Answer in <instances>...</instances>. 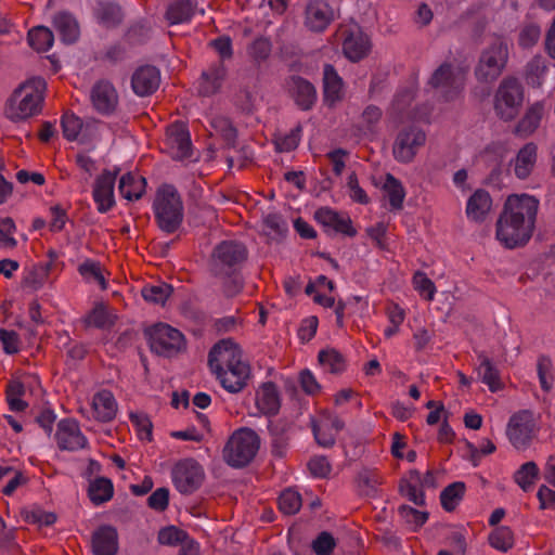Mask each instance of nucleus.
<instances>
[{
  "label": "nucleus",
  "mask_w": 555,
  "mask_h": 555,
  "mask_svg": "<svg viewBox=\"0 0 555 555\" xmlns=\"http://www.w3.org/2000/svg\"><path fill=\"white\" fill-rule=\"evenodd\" d=\"M398 512L400 517L413 531H417L428 519V513L421 512L409 505H401Z\"/></svg>",
  "instance_id": "nucleus-49"
},
{
  "label": "nucleus",
  "mask_w": 555,
  "mask_h": 555,
  "mask_svg": "<svg viewBox=\"0 0 555 555\" xmlns=\"http://www.w3.org/2000/svg\"><path fill=\"white\" fill-rule=\"evenodd\" d=\"M490 545L501 552H507L514 545V533L506 526L496 527L489 535Z\"/></svg>",
  "instance_id": "nucleus-47"
},
{
  "label": "nucleus",
  "mask_w": 555,
  "mask_h": 555,
  "mask_svg": "<svg viewBox=\"0 0 555 555\" xmlns=\"http://www.w3.org/2000/svg\"><path fill=\"white\" fill-rule=\"evenodd\" d=\"M209 46L219 54L220 60L218 62H222L224 64L227 60L232 59L233 48L230 37H216L210 41Z\"/></svg>",
  "instance_id": "nucleus-63"
},
{
  "label": "nucleus",
  "mask_w": 555,
  "mask_h": 555,
  "mask_svg": "<svg viewBox=\"0 0 555 555\" xmlns=\"http://www.w3.org/2000/svg\"><path fill=\"white\" fill-rule=\"evenodd\" d=\"M475 372L478 379L487 385L490 391L495 392L501 388L500 372L493 361L483 352L477 354Z\"/></svg>",
  "instance_id": "nucleus-28"
},
{
  "label": "nucleus",
  "mask_w": 555,
  "mask_h": 555,
  "mask_svg": "<svg viewBox=\"0 0 555 555\" xmlns=\"http://www.w3.org/2000/svg\"><path fill=\"white\" fill-rule=\"evenodd\" d=\"M0 343L3 352L9 356L16 354L21 350L20 335L13 330L0 328Z\"/></svg>",
  "instance_id": "nucleus-59"
},
{
  "label": "nucleus",
  "mask_w": 555,
  "mask_h": 555,
  "mask_svg": "<svg viewBox=\"0 0 555 555\" xmlns=\"http://www.w3.org/2000/svg\"><path fill=\"white\" fill-rule=\"evenodd\" d=\"M82 322L86 327L104 330L114 325L115 318L108 312L104 304L96 302L93 308L85 315Z\"/></svg>",
  "instance_id": "nucleus-39"
},
{
  "label": "nucleus",
  "mask_w": 555,
  "mask_h": 555,
  "mask_svg": "<svg viewBox=\"0 0 555 555\" xmlns=\"http://www.w3.org/2000/svg\"><path fill=\"white\" fill-rule=\"evenodd\" d=\"M300 132L301 128L298 126L297 128L291 130L288 133L279 135L274 140L276 151L281 153L294 151L299 144Z\"/></svg>",
  "instance_id": "nucleus-57"
},
{
  "label": "nucleus",
  "mask_w": 555,
  "mask_h": 555,
  "mask_svg": "<svg viewBox=\"0 0 555 555\" xmlns=\"http://www.w3.org/2000/svg\"><path fill=\"white\" fill-rule=\"evenodd\" d=\"M47 82L42 77H31L20 85L9 98L5 115L12 121H23L41 112Z\"/></svg>",
  "instance_id": "nucleus-3"
},
{
  "label": "nucleus",
  "mask_w": 555,
  "mask_h": 555,
  "mask_svg": "<svg viewBox=\"0 0 555 555\" xmlns=\"http://www.w3.org/2000/svg\"><path fill=\"white\" fill-rule=\"evenodd\" d=\"M96 22L106 29H113L122 23L125 14L121 7L113 1L100 0L93 8Z\"/></svg>",
  "instance_id": "nucleus-26"
},
{
  "label": "nucleus",
  "mask_w": 555,
  "mask_h": 555,
  "mask_svg": "<svg viewBox=\"0 0 555 555\" xmlns=\"http://www.w3.org/2000/svg\"><path fill=\"white\" fill-rule=\"evenodd\" d=\"M538 156V147L530 142L525 144L517 153L514 160V172L518 179H527L532 172Z\"/></svg>",
  "instance_id": "nucleus-30"
},
{
  "label": "nucleus",
  "mask_w": 555,
  "mask_h": 555,
  "mask_svg": "<svg viewBox=\"0 0 555 555\" xmlns=\"http://www.w3.org/2000/svg\"><path fill=\"white\" fill-rule=\"evenodd\" d=\"M247 258L248 249L240 241L224 240L214 247L209 269L215 278L222 280L227 297H233L242 291L241 271Z\"/></svg>",
  "instance_id": "nucleus-2"
},
{
  "label": "nucleus",
  "mask_w": 555,
  "mask_h": 555,
  "mask_svg": "<svg viewBox=\"0 0 555 555\" xmlns=\"http://www.w3.org/2000/svg\"><path fill=\"white\" fill-rule=\"evenodd\" d=\"M544 114V105L541 102H535L528 107L525 116L519 120L516 126V133L520 135L531 134L541 122Z\"/></svg>",
  "instance_id": "nucleus-37"
},
{
  "label": "nucleus",
  "mask_w": 555,
  "mask_h": 555,
  "mask_svg": "<svg viewBox=\"0 0 555 555\" xmlns=\"http://www.w3.org/2000/svg\"><path fill=\"white\" fill-rule=\"evenodd\" d=\"M131 56V46L127 41H118L95 53V60L107 65H117Z\"/></svg>",
  "instance_id": "nucleus-33"
},
{
  "label": "nucleus",
  "mask_w": 555,
  "mask_h": 555,
  "mask_svg": "<svg viewBox=\"0 0 555 555\" xmlns=\"http://www.w3.org/2000/svg\"><path fill=\"white\" fill-rule=\"evenodd\" d=\"M383 190L388 197L390 208L392 210L401 209L405 198V190L401 181L393 175L387 173L385 177Z\"/></svg>",
  "instance_id": "nucleus-41"
},
{
  "label": "nucleus",
  "mask_w": 555,
  "mask_h": 555,
  "mask_svg": "<svg viewBox=\"0 0 555 555\" xmlns=\"http://www.w3.org/2000/svg\"><path fill=\"white\" fill-rule=\"evenodd\" d=\"M426 142V133L416 126L402 128L395 140L392 154L397 162L411 163Z\"/></svg>",
  "instance_id": "nucleus-12"
},
{
  "label": "nucleus",
  "mask_w": 555,
  "mask_h": 555,
  "mask_svg": "<svg viewBox=\"0 0 555 555\" xmlns=\"http://www.w3.org/2000/svg\"><path fill=\"white\" fill-rule=\"evenodd\" d=\"M171 479L179 493L189 495L202 487L205 472L203 466L194 459H183L175 464Z\"/></svg>",
  "instance_id": "nucleus-10"
},
{
  "label": "nucleus",
  "mask_w": 555,
  "mask_h": 555,
  "mask_svg": "<svg viewBox=\"0 0 555 555\" xmlns=\"http://www.w3.org/2000/svg\"><path fill=\"white\" fill-rule=\"evenodd\" d=\"M289 90L295 103L302 109L309 111L317 101V90L307 79L294 76L289 82Z\"/></svg>",
  "instance_id": "nucleus-27"
},
{
  "label": "nucleus",
  "mask_w": 555,
  "mask_h": 555,
  "mask_svg": "<svg viewBox=\"0 0 555 555\" xmlns=\"http://www.w3.org/2000/svg\"><path fill=\"white\" fill-rule=\"evenodd\" d=\"M146 334L151 350L163 357H171L180 352L185 345L183 334L166 323L155 324Z\"/></svg>",
  "instance_id": "nucleus-9"
},
{
  "label": "nucleus",
  "mask_w": 555,
  "mask_h": 555,
  "mask_svg": "<svg viewBox=\"0 0 555 555\" xmlns=\"http://www.w3.org/2000/svg\"><path fill=\"white\" fill-rule=\"evenodd\" d=\"M219 352V347H212L208 353V365L210 371L216 375V378L220 382L221 386L228 391V384H234L235 378L229 374V371H224V367H221L218 363H216V354Z\"/></svg>",
  "instance_id": "nucleus-54"
},
{
  "label": "nucleus",
  "mask_w": 555,
  "mask_h": 555,
  "mask_svg": "<svg viewBox=\"0 0 555 555\" xmlns=\"http://www.w3.org/2000/svg\"><path fill=\"white\" fill-rule=\"evenodd\" d=\"M372 48L370 37H345L343 51L351 62H358L367 55Z\"/></svg>",
  "instance_id": "nucleus-38"
},
{
  "label": "nucleus",
  "mask_w": 555,
  "mask_h": 555,
  "mask_svg": "<svg viewBox=\"0 0 555 555\" xmlns=\"http://www.w3.org/2000/svg\"><path fill=\"white\" fill-rule=\"evenodd\" d=\"M259 447L260 439L253 429H237L231 436L224 448V459L231 467H244L254 460Z\"/></svg>",
  "instance_id": "nucleus-5"
},
{
  "label": "nucleus",
  "mask_w": 555,
  "mask_h": 555,
  "mask_svg": "<svg viewBox=\"0 0 555 555\" xmlns=\"http://www.w3.org/2000/svg\"><path fill=\"white\" fill-rule=\"evenodd\" d=\"M25 519L29 524L51 526L56 521V516L54 513L36 507L25 513Z\"/></svg>",
  "instance_id": "nucleus-62"
},
{
  "label": "nucleus",
  "mask_w": 555,
  "mask_h": 555,
  "mask_svg": "<svg viewBox=\"0 0 555 555\" xmlns=\"http://www.w3.org/2000/svg\"><path fill=\"white\" fill-rule=\"evenodd\" d=\"M308 468L315 478H325L331 473V464L323 455L313 456L308 463Z\"/></svg>",
  "instance_id": "nucleus-64"
},
{
  "label": "nucleus",
  "mask_w": 555,
  "mask_h": 555,
  "mask_svg": "<svg viewBox=\"0 0 555 555\" xmlns=\"http://www.w3.org/2000/svg\"><path fill=\"white\" fill-rule=\"evenodd\" d=\"M318 359L322 367L332 374H339L346 369L345 358L336 349L321 350Z\"/></svg>",
  "instance_id": "nucleus-44"
},
{
  "label": "nucleus",
  "mask_w": 555,
  "mask_h": 555,
  "mask_svg": "<svg viewBox=\"0 0 555 555\" xmlns=\"http://www.w3.org/2000/svg\"><path fill=\"white\" fill-rule=\"evenodd\" d=\"M118 405L114 395L106 389L95 392L92 397L91 411L80 408L79 412L90 418L92 417L101 423L112 422L117 414Z\"/></svg>",
  "instance_id": "nucleus-17"
},
{
  "label": "nucleus",
  "mask_w": 555,
  "mask_h": 555,
  "mask_svg": "<svg viewBox=\"0 0 555 555\" xmlns=\"http://www.w3.org/2000/svg\"><path fill=\"white\" fill-rule=\"evenodd\" d=\"M119 550V535L112 525H101L91 537L93 555H116Z\"/></svg>",
  "instance_id": "nucleus-22"
},
{
  "label": "nucleus",
  "mask_w": 555,
  "mask_h": 555,
  "mask_svg": "<svg viewBox=\"0 0 555 555\" xmlns=\"http://www.w3.org/2000/svg\"><path fill=\"white\" fill-rule=\"evenodd\" d=\"M195 9L193 0H175L167 8L166 18L170 25L184 23L191 20Z\"/></svg>",
  "instance_id": "nucleus-36"
},
{
  "label": "nucleus",
  "mask_w": 555,
  "mask_h": 555,
  "mask_svg": "<svg viewBox=\"0 0 555 555\" xmlns=\"http://www.w3.org/2000/svg\"><path fill=\"white\" fill-rule=\"evenodd\" d=\"M358 481L365 494L374 495L382 483V478L376 470L363 469L358 475Z\"/></svg>",
  "instance_id": "nucleus-56"
},
{
  "label": "nucleus",
  "mask_w": 555,
  "mask_h": 555,
  "mask_svg": "<svg viewBox=\"0 0 555 555\" xmlns=\"http://www.w3.org/2000/svg\"><path fill=\"white\" fill-rule=\"evenodd\" d=\"M314 219L325 228L328 233L333 231L349 237L357 235V230L352 227V221L346 214H340L330 207H321L315 210Z\"/></svg>",
  "instance_id": "nucleus-18"
},
{
  "label": "nucleus",
  "mask_w": 555,
  "mask_h": 555,
  "mask_svg": "<svg viewBox=\"0 0 555 555\" xmlns=\"http://www.w3.org/2000/svg\"><path fill=\"white\" fill-rule=\"evenodd\" d=\"M25 392V385L20 379H11L8 383L5 398L11 411L22 412L27 409L28 403L22 399Z\"/></svg>",
  "instance_id": "nucleus-42"
},
{
  "label": "nucleus",
  "mask_w": 555,
  "mask_h": 555,
  "mask_svg": "<svg viewBox=\"0 0 555 555\" xmlns=\"http://www.w3.org/2000/svg\"><path fill=\"white\" fill-rule=\"evenodd\" d=\"M535 431L537 427L533 414L528 410L513 414L506 428L509 442L518 450L528 448Z\"/></svg>",
  "instance_id": "nucleus-13"
},
{
  "label": "nucleus",
  "mask_w": 555,
  "mask_h": 555,
  "mask_svg": "<svg viewBox=\"0 0 555 555\" xmlns=\"http://www.w3.org/2000/svg\"><path fill=\"white\" fill-rule=\"evenodd\" d=\"M61 126L64 138L68 141H75L81 131L82 120L74 113L66 112L61 118Z\"/></svg>",
  "instance_id": "nucleus-52"
},
{
  "label": "nucleus",
  "mask_w": 555,
  "mask_h": 555,
  "mask_svg": "<svg viewBox=\"0 0 555 555\" xmlns=\"http://www.w3.org/2000/svg\"><path fill=\"white\" fill-rule=\"evenodd\" d=\"M116 173L104 170L94 182L92 196L96 204V209L101 214H105L115 205L114 186Z\"/></svg>",
  "instance_id": "nucleus-20"
},
{
  "label": "nucleus",
  "mask_w": 555,
  "mask_h": 555,
  "mask_svg": "<svg viewBox=\"0 0 555 555\" xmlns=\"http://www.w3.org/2000/svg\"><path fill=\"white\" fill-rule=\"evenodd\" d=\"M153 211L163 232L171 234L181 227L184 216L183 202L173 185L164 184L157 190Z\"/></svg>",
  "instance_id": "nucleus-4"
},
{
  "label": "nucleus",
  "mask_w": 555,
  "mask_h": 555,
  "mask_svg": "<svg viewBox=\"0 0 555 555\" xmlns=\"http://www.w3.org/2000/svg\"><path fill=\"white\" fill-rule=\"evenodd\" d=\"M507 57V44L502 41L494 42L481 53L475 69L476 78L485 82L493 81L501 75Z\"/></svg>",
  "instance_id": "nucleus-11"
},
{
  "label": "nucleus",
  "mask_w": 555,
  "mask_h": 555,
  "mask_svg": "<svg viewBox=\"0 0 555 555\" xmlns=\"http://www.w3.org/2000/svg\"><path fill=\"white\" fill-rule=\"evenodd\" d=\"M281 404V395L273 382H264L256 390L255 406L259 414L271 418L279 414Z\"/></svg>",
  "instance_id": "nucleus-21"
},
{
  "label": "nucleus",
  "mask_w": 555,
  "mask_h": 555,
  "mask_svg": "<svg viewBox=\"0 0 555 555\" xmlns=\"http://www.w3.org/2000/svg\"><path fill=\"white\" fill-rule=\"evenodd\" d=\"M90 101L99 114L109 116L118 105V93L112 82L102 79L92 86Z\"/></svg>",
  "instance_id": "nucleus-16"
},
{
  "label": "nucleus",
  "mask_w": 555,
  "mask_h": 555,
  "mask_svg": "<svg viewBox=\"0 0 555 555\" xmlns=\"http://www.w3.org/2000/svg\"><path fill=\"white\" fill-rule=\"evenodd\" d=\"M492 199L485 190H477L468 198L466 204V215L474 221H482L490 210Z\"/></svg>",
  "instance_id": "nucleus-34"
},
{
  "label": "nucleus",
  "mask_w": 555,
  "mask_h": 555,
  "mask_svg": "<svg viewBox=\"0 0 555 555\" xmlns=\"http://www.w3.org/2000/svg\"><path fill=\"white\" fill-rule=\"evenodd\" d=\"M145 178L132 172L122 175L118 185L120 195L129 202L140 199L145 193Z\"/></svg>",
  "instance_id": "nucleus-31"
},
{
  "label": "nucleus",
  "mask_w": 555,
  "mask_h": 555,
  "mask_svg": "<svg viewBox=\"0 0 555 555\" xmlns=\"http://www.w3.org/2000/svg\"><path fill=\"white\" fill-rule=\"evenodd\" d=\"M421 482V473L416 469L411 470L409 478H404L400 480L399 491L400 494L405 496L409 501L413 502L415 505L423 506L425 505V494L420 487Z\"/></svg>",
  "instance_id": "nucleus-35"
},
{
  "label": "nucleus",
  "mask_w": 555,
  "mask_h": 555,
  "mask_svg": "<svg viewBox=\"0 0 555 555\" xmlns=\"http://www.w3.org/2000/svg\"><path fill=\"white\" fill-rule=\"evenodd\" d=\"M53 26L61 35H77L79 24L75 16L68 12H60L53 18Z\"/></svg>",
  "instance_id": "nucleus-51"
},
{
  "label": "nucleus",
  "mask_w": 555,
  "mask_h": 555,
  "mask_svg": "<svg viewBox=\"0 0 555 555\" xmlns=\"http://www.w3.org/2000/svg\"><path fill=\"white\" fill-rule=\"evenodd\" d=\"M538 208L534 196L509 195L496 222V238L507 248L525 245L532 236Z\"/></svg>",
  "instance_id": "nucleus-1"
},
{
  "label": "nucleus",
  "mask_w": 555,
  "mask_h": 555,
  "mask_svg": "<svg viewBox=\"0 0 555 555\" xmlns=\"http://www.w3.org/2000/svg\"><path fill=\"white\" fill-rule=\"evenodd\" d=\"M524 90L518 79L505 78L501 81L494 98V109L504 120H512L522 104Z\"/></svg>",
  "instance_id": "nucleus-8"
},
{
  "label": "nucleus",
  "mask_w": 555,
  "mask_h": 555,
  "mask_svg": "<svg viewBox=\"0 0 555 555\" xmlns=\"http://www.w3.org/2000/svg\"><path fill=\"white\" fill-rule=\"evenodd\" d=\"M416 79L414 77L409 86L399 89L393 98L390 114L400 122L404 119L415 118L411 105L416 93Z\"/></svg>",
  "instance_id": "nucleus-25"
},
{
  "label": "nucleus",
  "mask_w": 555,
  "mask_h": 555,
  "mask_svg": "<svg viewBox=\"0 0 555 555\" xmlns=\"http://www.w3.org/2000/svg\"><path fill=\"white\" fill-rule=\"evenodd\" d=\"M343 87L344 81L335 67L331 64H325L323 68V89L325 101L333 104L341 100L344 93Z\"/></svg>",
  "instance_id": "nucleus-32"
},
{
  "label": "nucleus",
  "mask_w": 555,
  "mask_h": 555,
  "mask_svg": "<svg viewBox=\"0 0 555 555\" xmlns=\"http://www.w3.org/2000/svg\"><path fill=\"white\" fill-rule=\"evenodd\" d=\"M288 429L289 424L284 418L269 420L268 430L271 437L272 454L275 457H283L288 448Z\"/></svg>",
  "instance_id": "nucleus-29"
},
{
  "label": "nucleus",
  "mask_w": 555,
  "mask_h": 555,
  "mask_svg": "<svg viewBox=\"0 0 555 555\" xmlns=\"http://www.w3.org/2000/svg\"><path fill=\"white\" fill-rule=\"evenodd\" d=\"M546 70V66L540 59L531 60L526 67L527 83L533 88L541 87Z\"/></svg>",
  "instance_id": "nucleus-53"
},
{
  "label": "nucleus",
  "mask_w": 555,
  "mask_h": 555,
  "mask_svg": "<svg viewBox=\"0 0 555 555\" xmlns=\"http://www.w3.org/2000/svg\"><path fill=\"white\" fill-rule=\"evenodd\" d=\"M539 475V468L532 461L522 464L515 473L516 483L524 490L529 491Z\"/></svg>",
  "instance_id": "nucleus-48"
},
{
  "label": "nucleus",
  "mask_w": 555,
  "mask_h": 555,
  "mask_svg": "<svg viewBox=\"0 0 555 555\" xmlns=\"http://www.w3.org/2000/svg\"><path fill=\"white\" fill-rule=\"evenodd\" d=\"M336 546V540L327 531L320 532L312 541L311 547L317 555H331Z\"/></svg>",
  "instance_id": "nucleus-58"
},
{
  "label": "nucleus",
  "mask_w": 555,
  "mask_h": 555,
  "mask_svg": "<svg viewBox=\"0 0 555 555\" xmlns=\"http://www.w3.org/2000/svg\"><path fill=\"white\" fill-rule=\"evenodd\" d=\"M465 68L451 63L441 64L431 75L428 85L446 101L456 99L465 82Z\"/></svg>",
  "instance_id": "nucleus-7"
},
{
  "label": "nucleus",
  "mask_w": 555,
  "mask_h": 555,
  "mask_svg": "<svg viewBox=\"0 0 555 555\" xmlns=\"http://www.w3.org/2000/svg\"><path fill=\"white\" fill-rule=\"evenodd\" d=\"M114 486L111 479L98 477L92 480L88 488V495L94 505H101L113 498Z\"/></svg>",
  "instance_id": "nucleus-40"
},
{
  "label": "nucleus",
  "mask_w": 555,
  "mask_h": 555,
  "mask_svg": "<svg viewBox=\"0 0 555 555\" xmlns=\"http://www.w3.org/2000/svg\"><path fill=\"white\" fill-rule=\"evenodd\" d=\"M166 144L171 157L176 160L188 159L192 156L191 134L184 122L176 121L167 128Z\"/></svg>",
  "instance_id": "nucleus-14"
},
{
  "label": "nucleus",
  "mask_w": 555,
  "mask_h": 555,
  "mask_svg": "<svg viewBox=\"0 0 555 555\" xmlns=\"http://www.w3.org/2000/svg\"><path fill=\"white\" fill-rule=\"evenodd\" d=\"M279 509L285 515H295L299 512L302 500L299 492L294 489H285L278 499Z\"/></svg>",
  "instance_id": "nucleus-46"
},
{
  "label": "nucleus",
  "mask_w": 555,
  "mask_h": 555,
  "mask_svg": "<svg viewBox=\"0 0 555 555\" xmlns=\"http://www.w3.org/2000/svg\"><path fill=\"white\" fill-rule=\"evenodd\" d=\"M334 21L333 8L323 0H310L305 9V25L312 33H322Z\"/></svg>",
  "instance_id": "nucleus-19"
},
{
  "label": "nucleus",
  "mask_w": 555,
  "mask_h": 555,
  "mask_svg": "<svg viewBox=\"0 0 555 555\" xmlns=\"http://www.w3.org/2000/svg\"><path fill=\"white\" fill-rule=\"evenodd\" d=\"M78 272L85 279H93L96 281L102 286V288L106 287V282L101 272L99 262L87 259L79 264Z\"/></svg>",
  "instance_id": "nucleus-60"
},
{
  "label": "nucleus",
  "mask_w": 555,
  "mask_h": 555,
  "mask_svg": "<svg viewBox=\"0 0 555 555\" xmlns=\"http://www.w3.org/2000/svg\"><path fill=\"white\" fill-rule=\"evenodd\" d=\"M172 291L171 285L167 283H158L145 285L142 288L141 294L144 300L163 306L171 295Z\"/></svg>",
  "instance_id": "nucleus-45"
},
{
  "label": "nucleus",
  "mask_w": 555,
  "mask_h": 555,
  "mask_svg": "<svg viewBox=\"0 0 555 555\" xmlns=\"http://www.w3.org/2000/svg\"><path fill=\"white\" fill-rule=\"evenodd\" d=\"M248 52L256 62L264 61L271 52V43L268 37H256Z\"/></svg>",
  "instance_id": "nucleus-61"
},
{
  "label": "nucleus",
  "mask_w": 555,
  "mask_h": 555,
  "mask_svg": "<svg viewBox=\"0 0 555 555\" xmlns=\"http://www.w3.org/2000/svg\"><path fill=\"white\" fill-rule=\"evenodd\" d=\"M214 347H219V352L216 354V363L224 371L235 378L234 384H228V391L230 393H238L246 386L250 377V367L247 363L241 360V351L231 340H221Z\"/></svg>",
  "instance_id": "nucleus-6"
},
{
  "label": "nucleus",
  "mask_w": 555,
  "mask_h": 555,
  "mask_svg": "<svg viewBox=\"0 0 555 555\" xmlns=\"http://www.w3.org/2000/svg\"><path fill=\"white\" fill-rule=\"evenodd\" d=\"M465 483L455 481L447 486L440 493V503L444 511L452 512L456 508L465 493Z\"/></svg>",
  "instance_id": "nucleus-43"
},
{
  "label": "nucleus",
  "mask_w": 555,
  "mask_h": 555,
  "mask_svg": "<svg viewBox=\"0 0 555 555\" xmlns=\"http://www.w3.org/2000/svg\"><path fill=\"white\" fill-rule=\"evenodd\" d=\"M553 363L550 357L540 356L537 363V373L541 388L548 392L553 388Z\"/></svg>",
  "instance_id": "nucleus-50"
},
{
  "label": "nucleus",
  "mask_w": 555,
  "mask_h": 555,
  "mask_svg": "<svg viewBox=\"0 0 555 555\" xmlns=\"http://www.w3.org/2000/svg\"><path fill=\"white\" fill-rule=\"evenodd\" d=\"M55 440L59 449L76 452L88 446V439L79 428L78 423L72 418H63L57 424Z\"/></svg>",
  "instance_id": "nucleus-15"
},
{
  "label": "nucleus",
  "mask_w": 555,
  "mask_h": 555,
  "mask_svg": "<svg viewBox=\"0 0 555 555\" xmlns=\"http://www.w3.org/2000/svg\"><path fill=\"white\" fill-rule=\"evenodd\" d=\"M159 69L152 65L137 68L131 78L132 90L139 96H146L155 92L159 87Z\"/></svg>",
  "instance_id": "nucleus-24"
},
{
  "label": "nucleus",
  "mask_w": 555,
  "mask_h": 555,
  "mask_svg": "<svg viewBox=\"0 0 555 555\" xmlns=\"http://www.w3.org/2000/svg\"><path fill=\"white\" fill-rule=\"evenodd\" d=\"M414 289L427 300H433L436 293L434 282L422 271H416L413 275Z\"/></svg>",
  "instance_id": "nucleus-55"
},
{
  "label": "nucleus",
  "mask_w": 555,
  "mask_h": 555,
  "mask_svg": "<svg viewBox=\"0 0 555 555\" xmlns=\"http://www.w3.org/2000/svg\"><path fill=\"white\" fill-rule=\"evenodd\" d=\"M228 68L222 62H212L202 72L197 91L203 96H211L220 91L227 77Z\"/></svg>",
  "instance_id": "nucleus-23"
}]
</instances>
